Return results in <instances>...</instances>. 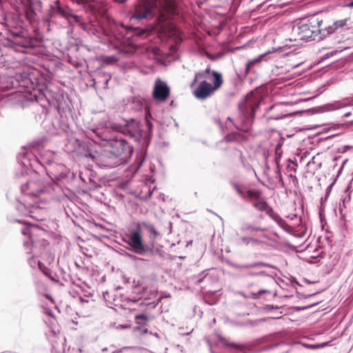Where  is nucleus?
Returning a JSON list of instances; mask_svg holds the SVG:
<instances>
[{"instance_id": "1", "label": "nucleus", "mask_w": 353, "mask_h": 353, "mask_svg": "<svg viewBox=\"0 0 353 353\" xmlns=\"http://www.w3.org/2000/svg\"><path fill=\"white\" fill-rule=\"evenodd\" d=\"M161 236L154 226L148 221L138 222L135 230L129 231L122 237L126 244L125 249L121 254L131 261L142 260L137 255L151 257L157 255L159 250L155 248V241Z\"/></svg>"}, {"instance_id": "2", "label": "nucleus", "mask_w": 353, "mask_h": 353, "mask_svg": "<svg viewBox=\"0 0 353 353\" xmlns=\"http://www.w3.org/2000/svg\"><path fill=\"white\" fill-rule=\"evenodd\" d=\"M347 19L336 21L332 26L321 29L323 20L316 16L309 19H302L296 21L292 27L290 41L297 42L296 45H301V41H320L327 37L334 39V43H340L342 39L340 29L347 25Z\"/></svg>"}, {"instance_id": "3", "label": "nucleus", "mask_w": 353, "mask_h": 353, "mask_svg": "<svg viewBox=\"0 0 353 353\" xmlns=\"http://www.w3.org/2000/svg\"><path fill=\"white\" fill-rule=\"evenodd\" d=\"M133 147L124 139L110 140L99 153L97 162L101 167L113 168L123 164L131 157Z\"/></svg>"}, {"instance_id": "4", "label": "nucleus", "mask_w": 353, "mask_h": 353, "mask_svg": "<svg viewBox=\"0 0 353 353\" xmlns=\"http://www.w3.org/2000/svg\"><path fill=\"white\" fill-rule=\"evenodd\" d=\"M145 121L147 130H143L140 121L132 118L125 120L123 123H112L111 128L129 137L141 151L145 152L151 141L153 128L150 120Z\"/></svg>"}, {"instance_id": "5", "label": "nucleus", "mask_w": 353, "mask_h": 353, "mask_svg": "<svg viewBox=\"0 0 353 353\" xmlns=\"http://www.w3.org/2000/svg\"><path fill=\"white\" fill-rule=\"evenodd\" d=\"M263 99L264 96L261 94L258 90H256L251 91L247 94L245 99L239 103V123L234 125L236 129L243 132L250 130L256 111Z\"/></svg>"}, {"instance_id": "6", "label": "nucleus", "mask_w": 353, "mask_h": 353, "mask_svg": "<svg viewBox=\"0 0 353 353\" xmlns=\"http://www.w3.org/2000/svg\"><path fill=\"white\" fill-rule=\"evenodd\" d=\"M283 30L280 21L276 19L272 21H269V19L266 18V43L273 45L266 49V61L270 59V57H267V56L272 53H275L276 56L279 57L288 54H281L283 49L288 46L287 44L284 45L281 41V34Z\"/></svg>"}, {"instance_id": "7", "label": "nucleus", "mask_w": 353, "mask_h": 353, "mask_svg": "<svg viewBox=\"0 0 353 353\" xmlns=\"http://www.w3.org/2000/svg\"><path fill=\"white\" fill-rule=\"evenodd\" d=\"M17 161L21 166L22 170L21 175L28 173L29 168L34 170L36 167V164H40L46 170V168H50L54 164L55 155L54 153L48 151L46 154L40 156L39 158L37 157L31 152L23 151L17 155Z\"/></svg>"}, {"instance_id": "8", "label": "nucleus", "mask_w": 353, "mask_h": 353, "mask_svg": "<svg viewBox=\"0 0 353 353\" xmlns=\"http://www.w3.org/2000/svg\"><path fill=\"white\" fill-rule=\"evenodd\" d=\"M233 188L244 201L250 203L256 210H265V198L262 190L248 187L237 183H233Z\"/></svg>"}, {"instance_id": "9", "label": "nucleus", "mask_w": 353, "mask_h": 353, "mask_svg": "<svg viewBox=\"0 0 353 353\" xmlns=\"http://www.w3.org/2000/svg\"><path fill=\"white\" fill-rule=\"evenodd\" d=\"M10 39L13 45L16 46V50L23 52H29L30 50L35 48L37 40L26 35V31L21 29L9 30Z\"/></svg>"}, {"instance_id": "10", "label": "nucleus", "mask_w": 353, "mask_h": 353, "mask_svg": "<svg viewBox=\"0 0 353 353\" xmlns=\"http://www.w3.org/2000/svg\"><path fill=\"white\" fill-rule=\"evenodd\" d=\"M21 191L23 194L37 197L44 192L52 194L54 191V185L48 183H44L43 181L37 177L22 185Z\"/></svg>"}, {"instance_id": "11", "label": "nucleus", "mask_w": 353, "mask_h": 353, "mask_svg": "<svg viewBox=\"0 0 353 353\" xmlns=\"http://www.w3.org/2000/svg\"><path fill=\"white\" fill-rule=\"evenodd\" d=\"M48 14L50 18L63 17L67 19L70 16L73 17V15L70 13L69 9L64 5H62L59 0H56L50 4ZM74 18L77 19L78 17L74 15Z\"/></svg>"}, {"instance_id": "12", "label": "nucleus", "mask_w": 353, "mask_h": 353, "mask_svg": "<svg viewBox=\"0 0 353 353\" xmlns=\"http://www.w3.org/2000/svg\"><path fill=\"white\" fill-rule=\"evenodd\" d=\"M55 88L52 89L48 86H45V89H40L38 95H35L36 100L40 103L41 105L43 108H47V105L52 108L54 101Z\"/></svg>"}, {"instance_id": "13", "label": "nucleus", "mask_w": 353, "mask_h": 353, "mask_svg": "<svg viewBox=\"0 0 353 353\" xmlns=\"http://www.w3.org/2000/svg\"><path fill=\"white\" fill-rule=\"evenodd\" d=\"M169 94L170 88L167 83L159 79H157L152 92L154 99L159 102H163L168 99Z\"/></svg>"}, {"instance_id": "14", "label": "nucleus", "mask_w": 353, "mask_h": 353, "mask_svg": "<svg viewBox=\"0 0 353 353\" xmlns=\"http://www.w3.org/2000/svg\"><path fill=\"white\" fill-rule=\"evenodd\" d=\"M58 168H59V170H61V171L54 178V181L51 183L54 185V189L58 188L57 183L68 184L71 183L76 177V174L73 172H71L65 165H59Z\"/></svg>"}, {"instance_id": "15", "label": "nucleus", "mask_w": 353, "mask_h": 353, "mask_svg": "<svg viewBox=\"0 0 353 353\" xmlns=\"http://www.w3.org/2000/svg\"><path fill=\"white\" fill-rule=\"evenodd\" d=\"M45 231L41 230L37 225H31L30 226L24 227L21 229V233L23 235H29L30 241H26L24 242L23 245L26 250L30 249V248L34 245L35 243L34 236L37 235H41V233H43Z\"/></svg>"}, {"instance_id": "16", "label": "nucleus", "mask_w": 353, "mask_h": 353, "mask_svg": "<svg viewBox=\"0 0 353 353\" xmlns=\"http://www.w3.org/2000/svg\"><path fill=\"white\" fill-rule=\"evenodd\" d=\"M215 90L212 85L206 81H202L194 91V96L199 99H205L210 97Z\"/></svg>"}, {"instance_id": "17", "label": "nucleus", "mask_w": 353, "mask_h": 353, "mask_svg": "<svg viewBox=\"0 0 353 353\" xmlns=\"http://www.w3.org/2000/svg\"><path fill=\"white\" fill-rule=\"evenodd\" d=\"M154 16L152 9L149 6H141L137 8L134 13L132 17V19L141 21L143 19H150Z\"/></svg>"}, {"instance_id": "18", "label": "nucleus", "mask_w": 353, "mask_h": 353, "mask_svg": "<svg viewBox=\"0 0 353 353\" xmlns=\"http://www.w3.org/2000/svg\"><path fill=\"white\" fill-rule=\"evenodd\" d=\"M144 99L141 97H132L127 100L126 107L128 109L137 112L144 107Z\"/></svg>"}, {"instance_id": "19", "label": "nucleus", "mask_w": 353, "mask_h": 353, "mask_svg": "<svg viewBox=\"0 0 353 353\" xmlns=\"http://www.w3.org/2000/svg\"><path fill=\"white\" fill-rule=\"evenodd\" d=\"M282 306L266 304V321L272 319H279L284 316L283 312L280 311L274 314V310H280Z\"/></svg>"}, {"instance_id": "20", "label": "nucleus", "mask_w": 353, "mask_h": 353, "mask_svg": "<svg viewBox=\"0 0 353 353\" xmlns=\"http://www.w3.org/2000/svg\"><path fill=\"white\" fill-rule=\"evenodd\" d=\"M65 105V100L63 92L59 88H55L54 101L52 108L56 109L58 112H60L61 109L64 108Z\"/></svg>"}, {"instance_id": "21", "label": "nucleus", "mask_w": 353, "mask_h": 353, "mask_svg": "<svg viewBox=\"0 0 353 353\" xmlns=\"http://www.w3.org/2000/svg\"><path fill=\"white\" fill-rule=\"evenodd\" d=\"M266 214H268L275 223H276L281 228H285L287 225L285 221L275 212L272 208L269 207L266 203Z\"/></svg>"}, {"instance_id": "22", "label": "nucleus", "mask_w": 353, "mask_h": 353, "mask_svg": "<svg viewBox=\"0 0 353 353\" xmlns=\"http://www.w3.org/2000/svg\"><path fill=\"white\" fill-rule=\"evenodd\" d=\"M16 77H21L23 86H28L29 83L34 84L33 81L37 80L36 74L33 72H24L23 73H17Z\"/></svg>"}, {"instance_id": "23", "label": "nucleus", "mask_w": 353, "mask_h": 353, "mask_svg": "<svg viewBox=\"0 0 353 353\" xmlns=\"http://www.w3.org/2000/svg\"><path fill=\"white\" fill-rule=\"evenodd\" d=\"M265 59V53L260 54L258 57L252 59L246 63L245 74H248L250 70L255 66L261 65L262 61Z\"/></svg>"}, {"instance_id": "24", "label": "nucleus", "mask_w": 353, "mask_h": 353, "mask_svg": "<svg viewBox=\"0 0 353 353\" xmlns=\"http://www.w3.org/2000/svg\"><path fill=\"white\" fill-rule=\"evenodd\" d=\"M59 165H64L62 163H58L55 162L54 164L52 165V166H50V168H46V173L52 181H54V178L61 171V170H59V168H58Z\"/></svg>"}, {"instance_id": "25", "label": "nucleus", "mask_w": 353, "mask_h": 353, "mask_svg": "<svg viewBox=\"0 0 353 353\" xmlns=\"http://www.w3.org/2000/svg\"><path fill=\"white\" fill-rule=\"evenodd\" d=\"M96 77L97 82L101 83L104 88H108V82L111 79V77L108 73L103 72H97Z\"/></svg>"}, {"instance_id": "26", "label": "nucleus", "mask_w": 353, "mask_h": 353, "mask_svg": "<svg viewBox=\"0 0 353 353\" xmlns=\"http://www.w3.org/2000/svg\"><path fill=\"white\" fill-rule=\"evenodd\" d=\"M212 75L213 76V85L212 88L214 90L220 88L223 84L222 74L215 70L212 71Z\"/></svg>"}, {"instance_id": "27", "label": "nucleus", "mask_w": 353, "mask_h": 353, "mask_svg": "<svg viewBox=\"0 0 353 353\" xmlns=\"http://www.w3.org/2000/svg\"><path fill=\"white\" fill-rule=\"evenodd\" d=\"M284 4H279V3H271L269 4L266 7V12H268L269 14L274 13V16H277L281 14V8ZM268 14H266V16Z\"/></svg>"}, {"instance_id": "28", "label": "nucleus", "mask_w": 353, "mask_h": 353, "mask_svg": "<svg viewBox=\"0 0 353 353\" xmlns=\"http://www.w3.org/2000/svg\"><path fill=\"white\" fill-rule=\"evenodd\" d=\"M195 279L196 280L194 281V283L196 285H201L203 283H209L211 281V277L208 275L207 270L201 272Z\"/></svg>"}, {"instance_id": "29", "label": "nucleus", "mask_w": 353, "mask_h": 353, "mask_svg": "<svg viewBox=\"0 0 353 353\" xmlns=\"http://www.w3.org/2000/svg\"><path fill=\"white\" fill-rule=\"evenodd\" d=\"M149 318L145 314H137L135 316V322L137 324L145 327L148 325Z\"/></svg>"}, {"instance_id": "30", "label": "nucleus", "mask_w": 353, "mask_h": 353, "mask_svg": "<svg viewBox=\"0 0 353 353\" xmlns=\"http://www.w3.org/2000/svg\"><path fill=\"white\" fill-rule=\"evenodd\" d=\"M266 240H268L270 241V243L266 241V243H265L266 245H270L272 247H274V248H276L278 249H279L281 248V243H279V241L277 239H276L274 238H272V237L269 236V235H266Z\"/></svg>"}, {"instance_id": "31", "label": "nucleus", "mask_w": 353, "mask_h": 353, "mask_svg": "<svg viewBox=\"0 0 353 353\" xmlns=\"http://www.w3.org/2000/svg\"><path fill=\"white\" fill-rule=\"evenodd\" d=\"M240 134L238 132H232L224 137L225 142H234L239 140Z\"/></svg>"}, {"instance_id": "32", "label": "nucleus", "mask_w": 353, "mask_h": 353, "mask_svg": "<svg viewBox=\"0 0 353 353\" xmlns=\"http://www.w3.org/2000/svg\"><path fill=\"white\" fill-rule=\"evenodd\" d=\"M266 285L269 287L274 288L278 286V283L274 279V276L266 273Z\"/></svg>"}, {"instance_id": "33", "label": "nucleus", "mask_w": 353, "mask_h": 353, "mask_svg": "<svg viewBox=\"0 0 353 353\" xmlns=\"http://www.w3.org/2000/svg\"><path fill=\"white\" fill-rule=\"evenodd\" d=\"M279 180H280V176H279L278 174H276L274 178H270L268 179L269 185L266 184V187L268 188H270V189H273L275 185V183L276 182L279 181Z\"/></svg>"}, {"instance_id": "34", "label": "nucleus", "mask_w": 353, "mask_h": 353, "mask_svg": "<svg viewBox=\"0 0 353 353\" xmlns=\"http://www.w3.org/2000/svg\"><path fill=\"white\" fill-rule=\"evenodd\" d=\"M350 195L346 194L342 199V203H339V210L342 212L343 208H346L345 204L350 201Z\"/></svg>"}, {"instance_id": "35", "label": "nucleus", "mask_w": 353, "mask_h": 353, "mask_svg": "<svg viewBox=\"0 0 353 353\" xmlns=\"http://www.w3.org/2000/svg\"><path fill=\"white\" fill-rule=\"evenodd\" d=\"M118 59L114 56L106 57L105 58V62L108 64H112L116 63Z\"/></svg>"}, {"instance_id": "36", "label": "nucleus", "mask_w": 353, "mask_h": 353, "mask_svg": "<svg viewBox=\"0 0 353 353\" xmlns=\"http://www.w3.org/2000/svg\"><path fill=\"white\" fill-rule=\"evenodd\" d=\"M243 241L246 243H249L250 242H253V243H263V241H259L258 239H256V238L254 237H251L250 239L248 238H246V237H244L243 239Z\"/></svg>"}, {"instance_id": "37", "label": "nucleus", "mask_w": 353, "mask_h": 353, "mask_svg": "<svg viewBox=\"0 0 353 353\" xmlns=\"http://www.w3.org/2000/svg\"><path fill=\"white\" fill-rule=\"evenodd\" d=\"M265 321V319L263 318H261V319H259L257 320H254V321H249V324L254 326V325H258L259 323H261L263 321Z\"/></svg>"}, {"instance_id": "38", "label": "nucleus", "mask_w": 353, "mask_h": 353, "mask_svg": "<svg viewBox=\"0 0 353 353\" xmlns=\"http://www.w3.org/2000/svg\"><path fill=\"white\" fill-rule=\"evenodd\" d=\"M221 53H218V54H208V57L212 60V61H214L216 59H217L218 58H220L221 57Z\"/></svg>"}, {"instance_id": "39", "label": "nucleus", "mask_w": 353, "mask_h": 353, "mask_svg": "<svg viewBox=\"0 0 353 353\" xmlns=\"http://www.w3.org/2000/svg\"><path fill=\"white\" fill-rule=\"evenodd\" d=\"M248 229L250 231V232H258V231H261L262 232H263L265 231V229L263 228H256V227H254V226H249L248 228Z\"/></svg>"}, {"instance_id": "40", "label": "nucleus", "mask_w": 353, "mask_h": 353, "mask_svg": "<svg viewBox=\"0 0 353 353\" xmlns=\"http://www.w3.org/2000/svg\"><path fill=\"white\" fill-rule=\"evenodd\" d=\"M222 341L224 342V343L226 345H228V346H231V347H234L235 348H240L241 345H239V344H236V343H226L225 340L224 339H221Z\"/></svg>"}, {"instance_id": "41", "label": "nucleus", "mask_w": 353, "mask_h": 353, "mask_svg": "<svg viewBox=\"0 0 353 353\" xmlns=\"http://www.w3.org/2000/svg\"><path fill=\"white\" fill-rule=\"evenodd\" d=\"M265 294V289L260 290L257 293H252V297L254 299H257L259 294Z\"/></svg>"}, {"instance_id": "42", "label": "nucleus", "mask_w": 353, "mask_h": 353, "mask_svg": "<svg viewBox=\"0 0 353 353\" xmlns=\"http://www.w3.org/2000/svg\"><path fill=\"white\" fill-rule=\"evenodd\" d=\"M150 119H152V114L149 110H146L145 114V121H148L150 120Z\"/></svg>"}, {"instance_id": "43", "label": "nucleus", "mask_w": 353, "mask_h": 353, "mask_svg": "<svg viewBox=\"0 0 353 353\" xmlns=\"http://www.w3.org/2000/svg\"><path fill=\"white\" fill-rule=\"evenodd\" d=\"M41 142L42 141L41 140L34 141V142L32 143V147L33 148H37V147H39L40 145Z\"/></svg>"}, {"instance_id": "44", "label": "nucleus", "mask_w": 353, "mask_h": 353, "mask_svg": "<svg viewBox=\"0 0 353 353\" xmlns=\"http://www.w3.org/2000/svg\"><path fill=\"white\" fill-rule=\"evenodd\" d=\"M234 314L236 315V316H246V315H249L248 313L247 312H243V313H240L239 312H236V311H234Z\"/></svg>"}, {"instance_id": "45", "label": "nucleus", "mask_w": 353, "mask_h": 353, "mask_svg": "<svg viewBox=\"0 0 353 353\" xmlns=\"http://www.w3.org/2000/svg\"><path fill=\"white\" fill-rule=\"evenodd\" d=\"M265 293H266V294H270L276 295V290L268 289V290H266Z\"/></svg>"}, {"instance_id": "46", "label": "nucleus", "mask_w": 353, "mask_h": 353, "mask_svg": "<svg viewBox=\"0 0 353 353\" xmlns=\"http://www.w3.org/2000/svg\"><path fill=\"white\" fill-rule=\"evenodd\" d=\"M316 303H314V304H312L311 305H309V306H306V307H297L296 308V310L298 311H300V310H306L307 308H310L314 305H315Z\"/></svg>"}, {"instance_id": "47", "label": "nucleus", "mask_w": 353, "mask_h": 353, "mask_svg": "<svg viewBox=\"0 0 353 353\" xmlns=\"http://www.w3.org/2000/svg\"><path fill=\"white\" fill-rule=\"evenodd\" d=\"M265 263H257L249 265L248 267H257V266H264Z\"/></svg>"}, {"instance_id": "48", "label": "nucleus", "mask_w": 353, "mask_h": 353, "mask_svg": "<svg viewBox=\"0 0 353 353\" xmlns=\"http://www.w3.org/2000/svg\"><path fill=\"white\" fill-rule=\"evenodd\" d=\"M281 118H283V117L281 115H278L276 117H269L266 118V121H270L271 119H279Z\"/></svg>"}, {"instance_id": "49", "label": "nucleus", "mask_w": 353, "mask_h": 353, "mask_svg": "<svg viewBox=\"0 0 353 353\" xmlns=\"http://www.w3.org/2000/svg\"><path fill=\"white\" fill-rule=\"evenodd\" d=\"M125 301H127L128 303H130V302L136 303V302L139 301V299H130V298H126L125 299Z\"/></svg>"}, {"instance_id": "50", "label": "nucleus", "mask_w": 353, "mask_h": 353, "mask_svg": "<svg viewBox=\"0 0 353 353\" xmlns=\"http://www.w3.org/2000/svg\"><path fill=\"white\" fill-rule=\"evenodd\" d=\"M332 185H330V186L327 187V188L326 190V194L325 196V198H327L329 196L330 192L332 189Z\"/></svg>"}, {"instance_id": "51", "label": "nucleus", "mask_w": 353, "mask_h": 353, "mask_svg": "<svg viewBox=\"0 0 353 353\" xmlns=\"http://www.w3.org/2000/svg\"><path fill=\"white\" fill-rule=\"evenodd\" d=\"M159 23L160 22H162L163 21H165L166 20V17L165 15H163V16H161L160 17H159Z\"/></svg>"}, {"instance_id": "52", "label": "nucleus", "mask_w": 353, "mask_h": 353, "mask_svg": "<svg viewBox=\"0 0 353 353\" xmlns=\"http://www.w3.org/2000/svg\"><path fill=\"white\" fill-rule=\"evenodd\" d=\"M350 148H351V146L346 145L341 150L339 149V152H344L346 151V149H349Z\"/></svg>"}, {"instance_id": "53", "label": "nucleus", "mask_w": 353, "mask_h": 353, "mask_svg": "<svg viewBox=\"0 0 353 353\" xmlns=\"http://www.w3.org/2000/svg\"><path fill=\"white\" fill-rule=\"evenodd\" d=\"M307 154V152H305L303 154V155L301 157L300 161L301 162L303 160V158H305Z\"/></svg>"}, {"instance_id": "54", "label": "nucleus", "mask_w": 353, "mask_h": 353, "mask_svg": "<svg viewBox=\"0 0 353 353\" xmlns=\"http://www.w3.org/2000/svg\"><path fill=\"white\" fill-rule=\"evenodd\" d=\"M314 294H315V293L312 294H308V295L303 296V297L304 299H307V298H310V297H311V296H314ZM300 296H301V294H300ZM301 296H302V295H301Z\"/></svg>"}, {"instance_id": "55", "label": "nucleus", "mask_w": 353, "mask_h": 353, "mask_svg": "<svg viewBox=\"0 0 353 353\" xmlns=\"http://www.w3.org/2000/svg\"><path fill=\"white\" fill-rule=\"evenodd\" d=\"M351 115V112H348L343 115V117L347 118Z\"/></svg>"}, {"instance_id": "56", "label": "nucleus", "mask_w": 353, "mask_h": 353, "mask_svg": "<svg viewBox=\"0 0 353 353\" xmlns=\"http://www.w3.org/2000/svg\"><path fill=\"white\" fill-rule=\"evenodd\" d=\"M294 163L295 167L292 168L291 170H293L294 172H296V168L297 167V163Z\"/></svg>"}, {"instance_id": "57", "label": "nucleus", "mask_w": 353, "mask_h": 353, "mask_svg": "<svg viewBox=\"0 0 353 353\" xmlns=\"http://www.w3.org/2000/svg\"><path fill=\"white\" fill-rule=\"evenodd\" d=\"M347 161V159H345V160H344V161H343V163H342V165H341V167L340 170L343 169V165H345V163Z\"/></svg>"}, {"instance_id": "58", "label": "nucleus", "mask_w": 353, "mask_h": 353, "mask_svg": "<svg viewBox=\"0 0 353 353\" xmlns=\"http://www.w3.org/2000/svg\"><path fill=\"white\" fill-rule=\"evenodd\" d=\"M274 105H271L270 108H268V110H266V112L272 110L274 108Z\"/></svg>"}, {"instance_id": "59", "label": "nucleus", "mask_w": 353, "mask_h": 353, "mask_svg": "<svg viewBox=\"0 0 353 353\" xmlns=\"http://www.w3.org/2000/svg\"><path fill=\"white\" fill-rule=\"evenodd\" d=\"M170 105L172 106V107H174V106H176V104H175L174 101H172L170 104Z\"/></svg>"}, {"instance_id": "60", "label": "nucleus", "mask_w": 353, "mask_h": 353, "mask_svg": "<svg viewBox=\"0 0 353 353\" xmlns=\"http://www.w3.org/2000/svg\"><path fill=\"white\" fill-rule=\"evenodd\" d=\"M277 345H278V344H276V345H273V346H270V347H269V346L266 345L265 350H268V349H269V348H272L273 347H274V346H277Z\"/></svg>"}, {"instance_id": "61", "label": "nucleus", "mask_w": 353, "mask_h": 353, "mask_svg": "<svg viewBox=\"0 0 353 353\" xmlns=\"http://www.w3.org/2000/svg\"><path fill=\"white\" fill-rule=\"evenodd\" d=\"M80 301H81V302H82V303H84V302H86V303H87V302H88V301H87L86 299H83V298H81V297L80 298Z\"/></svg>"}, {"instance_id": "62", "label": "nucleus", "mask_w": 353, "mask_h": 353, "mask_svg": "<svg viewBox=\"0 0 353 353\" xmlns=\"http://www.w3.org/2000/svg\"><path fill=\"white\" fill-rule=\"evenodd\" d=\"M85 156H86V157H88V156H89V157H90L92 159H94V157L91 153H89L88 154H85Z\"/></svg>"}, {"instance_id": "63", "label": "nucleus", "mask_w": 353, "mask_h": 353, "mask_svg": "<svg viewBox=\"0 0 353 353\" xmlns=\"http://www.w3.org/2000/svg\"><path fill=\"white\" fill-rule=\"evenodd\" d=\"M227 121H229L230 122H233V120H232V119L231 117H228L227 118Z\"/></svg>"}, {"instance_id": "64", "label": "nucleus", "mask_w": 353, "mask_h": 353, "mask_svg": "<svg viewBox=\"0 0 353 353\" xmlns=\"http://www.w3.org/2000/svg\"><path fill=\"white\" fill-rule=\"evenodd\" d=\"M349 6L353 8V1L349 3Z\"/></svg>"}]
</instances>
